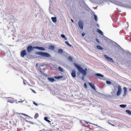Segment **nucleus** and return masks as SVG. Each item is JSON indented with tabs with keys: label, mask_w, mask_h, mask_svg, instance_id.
Here are the masks:
<instances>
[{
	"label": "nucleus",
	"mask_w": 131,
	"mask_h": 131,
	"mask_svg": "<svg viewBox=\"0 0 131 131\" xmlns=\"http://www.w3.org/2000/svg\"><path fill=\"white\" fill-rule=\"evenodd\" d=\"M91 87L94 90V91L96 92V90L95 88V86L94 85V84H92L91 83Z\"/></svg>",
	"instance_id": "f8f14e48"
},
{
	"label": "nucleus",
	"mask_w": 131,
	"mask_h": 131,
	"mask_svg": "<svg viewBox=\"0 0 131 131\" xmlns=\"http://www.w3.org/2000/svg\"><path fill=\"white\" fill-rule=\"evenodd\" d=\"M49 48L52 50H53L54 49V47L53 46H50L49 47Z\"/></svg>",
	"instance_id": "a878e982"
},
{
	"label": "nucleus",
	"mask_w": 131,
	"mask_h": 131,
	"mask_svg": "<svg viewBox=\"0 0 131 131\" xmlns=\"http://www.w3.org/2000/svg\"><path fill=\"white\" fill-rule=\"evenodd\" d=\"M104 56L105 58L108 61L112 63H114V61H113V59L112 58L109 57L107 55L105 54L104 55Z\"/></svg>",
	"instance_id": "20e7f679"
},
{
	"label": "nucleus",
	"mask_w": 131,
	"mask_h": 131,
	"mask_svg": "<svg viewBox=\"0 0 131 131\" xmlns=\"http://www.w3.org/2000/svg\"><path fill=\"white\" fill-rule=\"evenodd\" d=\"M129 90L130 91H131V89H129Z\"/></svg>",
	"instance_id": "49530a36"
},
{
	"label": "nucleus",
	"mask_w": 131,
	"mask_h": 131,
	"mask_svg": "<svg viewBox=\"0 0 131 131\" xmlns=\"http://www.w3.org/2000/svg\"><path fill=\"white\" fill-rule=\"evenodd\" d=\"M96 47H97V48L98 49H100L101 50H102L103 49V48L102 47H101L100 46H99V45L97 46Z\"/></svg>",
	"instance_id": "4be33fe9"
},
{
	"label": "nucleus",
	"mask_w": 131,
	"mask_h": 131,
	"mask_svg": "<svg viewBox=\"0 0 131 131\" xmlns=\"http://www.w3.org/2000/svg\"><path fill=\"white\" fill-rule=\"evenodd\" d=\"M74 64L79 72L82 74L84 76L86 75V69H85V70H84L81 67L76 63H74Z\"/></svg>",
	"instance_id": "f257e3e1"
},
{
	"label": "nucleus",
	"mask_w": 131,
	"mask_h": 131,
	"mask_svg": "<svg viewBox=\"0 0 131 131\" xmlns=\"http://www.w3.org/2000/svg\"><path fill=\"white\" fill-rule=\"evenodd\" d=\"M23 82L24 84L25 85H26V83L27 82V81L26 80H24L23 81Z\"/></svg>",
	"instance_id": "72a5a7b5"
},
{
	"label": "nucleus",
	"mask_w": 131,
	"mask_h": 131,
	"mask_svg": "<svg viewBox=\"0 0 131 131\" xmlns=\"http://www.w3.org/2000/svg\"><path fill=\"white\" fill-rule=\"evenodd\" d=\"M68 59L70 60V61H72V58L70 57V56H69L68 57Z\"/></svg>",
	"instance_id": "473e14b6"
},
{
	"label": "nucleus",
	"mask_w": 131,
	"mask_h": 131,
	"mask_svg": "<svg viewBox=\"0 0 131 131\" xmlns=\"http://www.w3.org/2000/svg\"><path fill=\"white\" fill-rule=\"evenodd\" d=\"M36 54L38 55H40L41 56L46 57H50V56L49 54L46 52H36Z\"/></svg>",
	"instance_id": "f03ea898"
},
{
	"label": "nucleus",
	"mask_w": 131,
	"mask_h": 131,
	"mask_svg": "<svg viewBox=\"0 0 131 131\" xmlns=\"http://www.w3.org/2000/svg\"><path fill=\"white\" fill-rule=\"evenodd\" d=\"M37 69L41 73H42L41 69V68L40 66L39 67H38Z\"/></svg>",
	"instance_id": "5701e85b"
},
{
	"label": "nucleus",
	"mask_w": 131,
	"mask_h": 131,
	"mask_svg": "<svg viewBox=\"0 0 131 131\" xmlns=\"http://www.w3.org/2000/svg\"><path fill=\"white\" fill-rule=\"evenodd\" d=\"M45 75H46V76H48V75H47V74H46Z\"/></svg>",
	"instance_id": "09e8293b"
},
{
	"label": "nucleus",
	"mask_w": 131,
	"mask_h": 131,
	"mask_svg": "<svg viewBox=\"0 0 131 131\" xmlns=\"http://www.w3.org/2000/svg\"><path fill=\"white\" fill-rule=\"evenodd\" d=\"M123 90H124V94L123 95V96H125L127 93V89L126 87H124L123 88Z\"/></svg>",
	"instance_id": "9b49d317"
},
{
	"label": "nucleus",
	"mask_w": 131,
	"mask_h": 131,
	"mask_svg": "<svg viewBox=\"0 0 131 131\" xmlns=\"http://www.w3.org/2000/svg\"><path fill=\"white\" fill-rule=\"evenodd\" d=\"M27 54L26 51L25 50H24L22 51L20 53V55L21 57H24Z\"/></svg>",
	"instance_id": "0eeeda50"
},
{
	"label": "nucleus",
	"mask_w": 131,
	"mask_h": 131,
	"mask_svg": "<svg viewBox=\"0 0 131 131\" xmlns=\"http://www.w3.org/2000/svg\"><path fill=\"white\" fill-rule=\"evenodd\" d=\"M48 118L47 117H45L44 118V119L45 121L50 123L51 122V121L49 120H48Z\"/></svg>",
	"instance_id": "a211bd4d"
},
{
	"label": "nucleus",
	"mask_w": 131,
	"mask_h": 131,
	"mask_svg": "<svg viewBox=\"0 0 131 131\" xmlns=\"http://www.w3.org/2000/svg\"><path fill=\"white\" fill-rule=\"evenodd\" d=\"M126 106V105L122 104L120 105V107L123 108H125Z\"/></svg>",
	"instance_id": "aec40b11"
},
{
	"label": "nucleus",
	"mask_w": 131,
	"mask_h": 131,
	"mask_svg": "<svg viewBox=\"0 0 131 131\" xmlns=\"http://www.w3.org/2000/svg\"><path fill=\"white\" fill-rule=\"evenodd\" d=\"M71 75L74 78L76 77V72L75 71L72 70L71 74Z\"/></svg>",
	"instance_id": "1a4fd4ad"
},
{
	"label": "nucleus",
	"mask_w": 131,
	"mask_h": 131,
	"mask_svg": "<svg viewBox=\"0 0 131 131\" xmlns=\"http://www.w3.org/2000/svg\"><path fill=\"white\" fill-rule=\"evenodd\" d=\"M61 37L63 38H64L66 40L67 39V38L65 37V36L63 34H61Z\"/></svg>",
	"instance_id": "cd10ccee"
},
{
	"label": "nucleus",
	"mask_w": 131,
	"mask_h": 131,
	"mask_svg": "<svg viewBox=\"0 0 131 131\" xmlns=\"http://www.w3.org/2000/svg\"><path fill=\"white\" fill-rule=\"evenodd\" d=\"M126 112L129 115H131V111L129 110H126Z\"/></svg>",
	"instance_id": "6ab92c4d"
},
{
	"label": "nucleus",
	"mask_w": 131,
	"mask_h": 131,
	"mask_svg": "<svg viewBox=\"0 0 131 131\" xmlns=\"http://www.w3.org/2000/svg\"><path fill=\"white\" fill-rule=\"evenodd\" d=\"M34 48L35 49H38L41 50L43 51H45V49L42 47L36 46L34 47Z\"/></svg>",
	"instance_id": "6e6552de"
},
{
	"label": "nucleus",
	"mask_w": 131,
	"mask_h": 131,
	"mask_svg": "<svg viewBox=\"0 0 131 131\" xmlns=\"http://www.w3.org/2000/svg\"><path fill=\"white\" fill-rule=\"evenodd\" d=\"M58 69L59 71H60L63 72V69L60 67H58Z\"/></svg>",
	"instance_id": "b1692460"
},
{
	"label": "nucleus",
	"mask_w": 131,
	"mask_h": 131,
	"mask_svg": "<svg viewBox=\"0 0 131 131\" xmlns=\"http://www.w3.org/2000/svg\"><path fill=\"white\" fill-rule=\"evenodd\" d=\"M96 25L97 26V27H99V25L98 24H96Z\"/></svg>",
	"instance_id": "37998d69"
},
{
	"label": "nucleus",
	"mask_w": 131,
	"mask_h": 131,
	"mask_svg": "<svg viewBox=\"0 0 131 131\" xmlns=\"http://www.w3.org/2000/svg\"><path fill=\"white\" fill-rule=\"evenodd\" d=\"M33 103L35 105H36V106H37V104L35 102H33Z\"/></svg>",
	"instance_id": "58836bf2"
},
{
	"label": "nucleus",
	"mask_w": 131,
	"mask_h": 131,
	"mask_svg": "<svg viewBox=\"0 0 131 131\" xmlns=\"http://www.w3.org/2000/svg\"><path fill=\"white\" fill-rule=\"evenodd\" d=\"M94 16V18L95 19L96 22L97 21V17L96 15L93 13Z\"/></svg>",
	"instance_id": "f3484780"
},
{
	"label": "nucleus",
	"mask_w": 131,
	"mask_h": 131,
	"mask_svg": "<svg viewBox=\"0 0 131 131\" xmlns=\"http://www.w3.org/2000/svg\"><path fill=\"white\" fill-rule=\"evenodd\" d=\"M84 87L85 88H86L87 87L86 84V83H84Z\"/></svg>",
	"instance_id": "c9c22d12"
},
{
	"label": "nucleus",
	"mask_w": 131,
	"mask_h": 131,
	"mask_svg": "<svg viewBox=\"0 0 131 131\" xmlns=\"http://www.w3.org/2000/svg\"><path fill=\"white\" fill-rule=\"evenodd\" d=\"M47 64H45V63H43L41 64L40 66V67H44L45 66H47Z\"/></svg>",
	"instance_id": "c756f323"
},
{
	"label": "nucleus",
	"mask_w": 131,
	"mask_h": 131,
	"mask_svg": "<svg viewBox=\"0 0 131 131\" xmlns=\"http://www.w3.org/2000/svg\"><path fill=\"white\" fill-rule=\"evenodd\" d=\"M20 117H21V118H22L23 117H21V116H20Z\"/></svg>",
	"instance_id": "8fccbe9b"
},
{
	"label": "nucleus",
	"mask_w": 131,
	"mask_h": 131,
	"mask_svg": "<svg viewBox=\"0 0 131 131\" xmlns=\"http://www.w3.org/2000/svg\"><path fill=\"white\" fill-rule=\"evenodd\" d=\"M19 114H22L23 115H24V116H27V117H29L28 116V115H26V114H24V113H20Z\"/></svg>",
	"instance_id": "2f4dec72"
},
{
	"label": "nucleus",
	"mask_w": 131,
	"mask_h": 131,
	"mask_svg": "<svg viewBox=\"0 0 131 131\" xmlns=\"http://www.w3.org/2000/svg\"><path fill=\"white\" fill-rule=\"evenodd\" d=\"M51 19L53 23H55L57 21L56 17H51Z\"/></svg>",
	"instance_id": "2eb2a0df"
},
{
	"label": "nucleus",
	"mask_w": 131,
	"mask_h": 131,
	"mask_svg": "<svg viewBox=\"0 0 131 131\" xmlns=\"http://www.w3.org/2000/svg\"><path fill=\"white\" fill-rule=\"evenodd\" d=\"M54 78L55 79H58L60 78H63V77L62 75H59L57 76H54Z\"/></svg>",
	"instance_id": "dca6fc26"
},
{
	"label": "nucleus",
	"mask_w": 131,
	"mask_h": 131,
	"mask_svg": "<svg viewBox=\"0 0 131 131\" xmlns=\"http://www.w3.org/2000/svg\"><path fill=\"white\" fill-rule=\"evenodd\" d=\"M23 102V101H18V102Z\"/></svg>",
	"instance_id": "79ce46f5"
},
{
	"label": "nucleus",
	"mask_w": 131,
	"mask_h": 131,
	"mask_svg": "<svg viewBox=\"0 0 131 131\" xmlns=\"http://www.w3.org/2000/svg\"><path fill=\"white\" fill-rule=\"evenodd\" d=\"M108 123L109 124H110V125H111L112 126H114V125L112 124L110 122H108Z\"/></svg>",
	"instance_id": "4c0bfd02"
},
{
	"label": "nucleus",
	"mask_w": 131,
	"mask_h": 131,
	"mask_svg": "<svg viewBox=\"0 0 131 131\" xmlns=\"http://www.w3.org/2000/svg\"><path fill=\"white\" fill-rule=\"evenodd\" d=\"M85 35V34L84 33H82V36L83 37Z\"/></svg>",
	"instance_id": "a19ab883"
},
{
	"label": "nucleus",
	"mask_w": 131,
	"mask_h": 131,
	"mask_svg": "<svg viewBox=\"0 0 131 131\" xmlns=\"http://www.w3.org/2000/svg\"><path fill=\"white\" fill-rule=\"evenodd\" d=\"M47 80L51 82H53L54 81V79L52 77H49L47 78Z\"/></svg>",
	"instance_id": "9d476101"
},
{
	"label": "nucleus",
	"mask_w": 131,
	"mask_h": 131,
	"mask_svg": "<svg viewBox=\"0 0 131 131\" xmlns=\"http://www.w3.org/2000/svg\"><path fill=\"white\" fill-rule=\"evenodd\" d=\"M38 63H36V67H38Z\"/></svg>",
	"instance_id": "ea45409f"
},
{
	"label": "nucleus",
	"mask_w": 131,
	"mask_h": 131,
	"mask_svg": "<svg viewBox=\"0 0 131 131\" xmlns=\"http://www.w3.org/2000/svg\"><path fill=\"white\" fill-rule=\"evenodd\" d=\"M94 75L96 77H104L103 75L99 73L95 74Z\"/></svg>",
	"instance_id": "ddd939ff"
},
{
	"label": "nucleus",
	"mask_w": 131,
	"mask_h": 131,
	"mask_svg": "<svg viewBox=\"0 0 131 131\" xmlns=\"http://www.w3.org/2000/svg\"><path fill=\"white\" fill-rule=\"evenodd\" d=\"M65 42L66 43V44H67V45H68V46L70 47L71 46V45L69 44L68 42L66 41Z\"/></svg>",
	"instance_id": "c85d7f7f"
},
{
	"label": "nucleus",
	"mask_w": 131,
	"mask_h": 131,
	"mask_svg": "<svg viewBox=\"0 0 131 131\" xmlns=\"http://www.w3.org/2000/svg\"><path fill=\"white\" fill-rule=\"evenodd\" d=\"M82 80H83V79H84V78H83V77L82 78Z\"/></svg>",
	"instance_id": "a18cd8bd"
},
{
	"label": "nucleus",
	"mask_w": 131,
	"mask_h": 131,
	"mask_svg": "<svg viewBox=\"0 0 131 131\" xmlns=\"http://www.w3.org/2000/svg\"><path fill=\"white\" fill-rule=\"evenodd\" d=\"M117 88L118 90L116 92V95L117 96H118L121 94L122 91V89L121 86L119 85H118Z\"/></svg>",
	"instance_id": "7ed1b4c3"
},
{
	"label": "nucleus",
	"mask_w": 131,
	"mask_h": 131,
	"mask_svg": "<svg viewBox=\"0 0 131 131\" xmlns=\"http://www.w3.org/2000/svg\"><path fill=\"white\" fill-rule=\"evenodd\" d=\"M71 21H72V22L73 23L74 22V21L72 19H71Z\"/></svg>",
	"instance_id": "c03bdc74"
},
{
	"label": "nucleus",
	"mask_w": 131,
	"mask_h": 131,
	"mask_svg": "<svg viewBox=\"0 0 131 131\" xmlns=\"http://www.w3.org/2000/svg\"><path fill=\"white\" fill-rule=\"evenodd\" d=\"M58 52L59 53H62L63 52V50L61 49H59L58 50Z\"/></svg>",
	"instance_id": "bb28decb"
},
{
	"label": "nucleus",
	"mask_w": 131,
	"mask_h": 131,
	"mask_svg": "<svg viewBox=\"0 0 131 131\" xmlns=\"http://www.w3.org/2000/svg\"><path fill=\"white\" fill-rule=\"evenodd\" d=\"M34 47H32L31 46H29L27 48V52L29 53H30L33 50V49L34 48Z\"/></svg>",
	"instance_id": "423d86ee"
},
{
	"label": "nucleus",
	"mask_w": 131,
	"mask_h": 131,
	"mask_svg": "<svg viewBox=\"0 0 131 131\" xmlns=\"http://www.w3.org/2000/svg\"><path fill=\"white\" fill-rule=\"evenodd\" d=\"M106 83L108 84H111V83L109 81H106Z\"/></svg>",
	"instance_id": "7c9ffc66"
},
{
	"label": "nucleus",
	"mask_w": 131,
	"mask_h": 131,
	"mask_svg": "<svg viewBox=\"0 0 131 131\" xmlns=\"http://www.w3.org/2000/svg\"><path fill=\"white\" fill-rule=\"evenodd\" d=\"M31 90L32 91V92H34V93H36V92L35 91V90H33L32 89H31Z\"/></svg>",
	"instance_id": "e433bc0d"
},
{
	"label": "nucleus",
	"mask_w": 131,
	"mask_h": 131,
	"mask_svg": "<svg viewBox=\"0 0 131 131\" xmlns=\"http://www.w3.org/2000/svg\"><path fill=\"white\" fill-rule=\"evenodd\" d=\"M78 25L80 28L82 30H83V23L81 20H80L78 22Z\"/></svg>",
	"instance_id": "39448f33"
},
{
	"label": "nucleus",
	"mask_w": 131,
	"mask_h": 131,
	"mask_svg": "<svg viewBox=\"0 0 131 131\" xmlns=\"http://www.w3.org/2000/svg\"><path fill=\"white\" fill-rule=\"evenodd\" d=\"M7 102H9L12 103H14V102L11 100V99H8L7 100Z\"/></svg>",
	"instance_id": "412c9836"
},
{
	"label": "nucleus",
	"mask_w": 131,
	"mask_h": 131,
	"mask_svg": "<svg viewBox=\"0 0 131 131\" xmlns=\"http://www.w3.org/2000/svg\"><path fill=\"white\" fill-rule=\"evenodd\" d=\"M39 116V115L38 113H36L35 114L34 117L35 119H36Z\"/></svg>",
	"instance_id": "393cba45"
},
{
	"label": "nucleus",
	"mask_w": 131,
	"mask_h": 131,
	"mask_svg": "<svg viewBox=\"0 0 131 131\" xmlns=\"http://www.w3.org/2000/svg\"><path fill=\"white\" fill-rule=\"evenodd\" d=\"M97 31L101 35H103V33L102 31L99 29H97Z\"/></svg>",
	"instance_id": "4468645a"
},
{
	"label": "nucleus",
	"mask_w": 131,
	"mask_h": 131,
	"mask_svg": "<svg viewBox=\"0 0 131 131\" xmlns=\"http://www.w3.org/2000/svg\"><path fill=\"white\" fill-rule=\"evenodd\" d=\"M89 85H90V83H89Z\"/></svg>",
	"instance_id": "de8ad7c7"
},
{
	"label": "nucleus",
	"mask_w": 131,
	"mask_h": 131,
	"mask_svg": "<svg viewBox=\"0 0 131 131\" xmlns=\"http://www.w3.org/2000/svg\"><path fill=\"white\" fill-rule=\"evenodd\" d=\"M96 41H97V42L98 43H100L99 41V40L97 38H96Z\"/></svg>",
	"instance_id": "f704fd0d"
}]
</instances>
